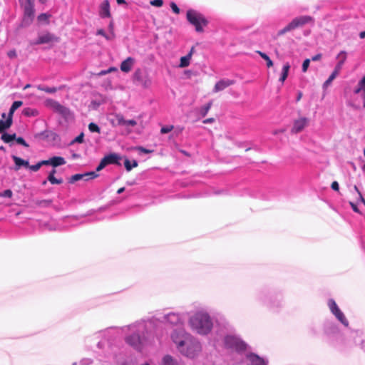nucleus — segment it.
<instances>
[{
  "mask_svg": "<svg viewBox=\"0 0 365 365\" xmlns=\"http://www.w3.org/2000/svg\"><path fill=\"white\" fill-rule=\"evenodd\" d=\"M162 322L172 327L184 328L185 314L170 312L162 317L144 318L123 327H112L101 331L97 336L96 351L98 360L108 365H135L133 358L128 356L120 335H124L125 343L138 352H142L147 346L160 340L158 333V323Z\"/></svg>",
  "mask_w": 365,
  "mask_h": 365,
  "instance_id": "obj_1",
  "label": "nucleus"
},
{
  "mask_svg": "<svg viewBox=\"0 0 365 365\" xmlns=\"http://www.w3.org/2000/svg\"><path fill=\"white\" fill-rule=\"evenodd\" d=\"M247 346L235 333L233 326L226 319L220 317L216 321L215 331L203 351L199 365H223V357L228 351L242 352Z\"/></svg>",
  "mask_w": 365,
  "mask_h": 365,
  "instance_id": "obj_2",
  "label": "nucleus"
},
{
  "mask_svg": "<svg viewBox=\"0 0 365 365\" xmlns=\"http://www.w3.org/2000/svg\"><path fill=\"white\" fill-rule=\"evenodd\" d=\"M170 337L178 351L187 358L195 359L202 351L200 340L187 332L185 328L174 329Z\"/></svg>",
  "mask_w": 365,
  "mask_h": 365,
  "instance_id": "obj_3",
  "label": "nucleus"
},
{
  "mask_svg": "<svg viewBox=\"0 0 365 365\" xmlns=\"http://www.w3.org/2000/svg\"><path fill=\"white\" fill-rule=\"evenodd\" d=\"M187 323L193 333L202 336L210 334L214 328L213 319L207 309L200 304L195 305V310L190 313Z\"/></svg>",
  "mask_w": 365,
  "mask_h": 365,
  "instance_id": "obj_4",
  "label": "nucleus"
},
{
  "mask_svg": "<svg viewBox=\"0 0 365 365\" xmlns=\"http://www.w3.org/2000/svg\"><path fill=\"white\" fill-rule=\"evenodd\" d=\"M187 21L193 26L197 33H202L204 27L208 24V21L205 16L200 11L195 9H188L186 13Z\"/></svg>",
  "mask_w": 365,
  "mask_h": 365,
  "instance_id": "obj_5",
  "label": "nucleus"
},
{
  "mask_svg": "<svg viewBox=\"0 0 365 365\" xmlns=\"http://www.w3.org/2000/svg\"><path fill=\"white\" fill-rule=\"evenodd\" d=\"M256 300L271 309L278 308L282 304V300H275V295L273 292L266 289L259 291L256 294Z\"/></svg>",
  "mask_w": 365,
  "mask_h": 365,
  "instance_id": "obj_6",
  "label": "nucleus"
},
{
  "mask_svg": "<svg viewBox=\"0 0 365 365\" xmlns=\"http://www.w3.org/2000/svg\"><path fill=\"white\" fill-rule=\"evenodd\" d=\"M44 106L53 112L60 115L65 120L68 121L73 118V114L70 109L59 102L52 98H47L44 101Z\"/></svg>",
  "mask_w": 365,
  "mask_h": 365,
  "instance_id": "obj_7",
  "label": "nucleus"
},
{
  "mask_svg": "<svg viewBox=\"0 0 365 365\" xmlns=\"http://www.w3.org/2000/svg\"><path fill=\"white\" fill-rule=\"evenodd\" d=\"M313 21V18L310 16H299L292 20L283 29L277 31V36H281L288 32H291L297 29L301 28L304 25Z\"/></svg>",
  "mask_w": 365,
  "mask_h": 365,
  "instance_id": "obj_8",
  "label": "nucleus"
},
{
  "mask_svg": "<svg viewBox=\"0 0 365 365\" xmlns=\"http://www.w3.org/2000/svg\"><path fill=\"white\" fill-rule=\"evenodd\" d=\"M24 10L23 24L29 25L34 19V0H19Z\"/></svg>",
  "mask_w": 365,
  "mask_h": 365,
  "instance_id": "obj_9",
  "label": "nucleus"
},
{
  "mask_svg": "<svg viewBox=\"0 0 365 365\" xmlns=\"http://www.w3.org/2000/svg\"><path fill=\"white\" fill-rule=\"evenodd\" d=\"M324 334L331 343H334V341L340 336V332L336 324L331 321H327L324 326Z\"/></svg>",
  "mask_w": 365,
  "mask_h": 365,
  "instance_id": "obj_10",
  "label": "nucleus"
},
{
  "mask_svg": "<svg viewBox=\"0 0 365 365\" xmlns=\"http://www.w3.org/2000/svg\"><path fill=\"white\" fill-rule=\"evenodd\" d=\"M120 160L121 156L118 153H112L106 155L101 159L100 163L96 168V171H101L108 165H117L120 166L121 165L120 162Z\"/></svg>",
  "mask_w": 365,
  "mask_h": 365,
  "instance_id": "obj_11",
  "label": "nucleus"
},
{
  "mask_svg": "<svg viewBox=\"0 0 365 365\" xmlns=\"http://www.w3.org/2000/svg\"><path fill=\"white\" fill-rule=\"evenodd\" d=\"M328 307L333 315L345 327H348L349 322L344 316V313L340 310L336 302L333 299L328 301Z\"/></svg>",
  "mask_w": 365,
  "mask_h": 365,
  "instance_id": "obj_12",
  "label": "nucleus"
},
{
  "mask_svg": "<svg viewBox=\"0 0 365 365\" xmlns=\"http://www.w3.org/2000/svg\"><path fill=\"white\" fill-rule=\"evenodd\" d=\"M133 79L138 81L144 88H148L152 85V80L149 75H143L142 71L140 68L136 69L134 72Z\"/></svg>",
  "mask_w": 365,
  "mask_h": 365,
  "instance_id": "obj_13",
  "label": "nucleus"
},
{
  "mask_svg": "<svg viewBox=\"0 0 365 365\" xmlns=\"http://www.w3.org/2000/svg\"><path fill=\"white\" fill-rule=\"evenodd\" d=\"M245 363L247 365H267L268 361L257 354L249 353L246 355Z\"/></svg>",
  "mask_w": 365,
  "mask_h": 365,
  "instance_id": "obj_14",
  "label": "nucleus"
},
{
  "mask_svg": "<svg viewBox=\"0 0 365 365\" xmlns=\"http://www.w3.org/2000/svg\"><path fill=\"white\" fill-rule=\"evenodd\" d=\"M98 14L101 19L111 17L110 2L108 0H104L99 5Z\"/></svg>",
  "mask_w": 365,
  "mask_h": 365,
  "instance_id": "obj_15",
  "label": "nucleus"
},
{
  "mask_svg": "<svg viewBox=\"0 0 365 365\" xmlns=\"http://www.w3.org/2000/svg\"><path fill=\"white\" fill-rule=\"evenodd\" d=\"M54 41H57V38H56V36L53 34L49 32H46L44 34H39L38 38L34 42V43L36 45H39L43 43H48Z\"/></svg>",
  "mask_w": 365,
  "mask_h": 365,
  "instance_id": "obj_16",
  "label": "nucleus"
},
{
  "mask_svg": "<svg viewBox=\"0 0 365 365\" xmlns=\"http://www.w3.org/2000/svg\"><path fill=\"white\" fill-rule=\"evenodd\" d=\"M235 81L234 80L223 78L216 83L213 92L217 93L219 91H223L226 88L235 84Z\"/></svg>",
  "mask_w": 365,
  "mask_h": 365,
  "instance_id": "obj_17",
  "label": "nucleus"
},
{
  "mask_svg": "<svg viewBox=\"0 0 365 365\" xmlns=\"http://www.w3.org/2000/svg\"><path fill=\"white\" fill-rule=\"evenodd\" d=\"M96 177H98V175L96 173V172H89L84 174H76L71 176L69 180V182L74 183L75 182L82 179L88 180V179H93Z\"/></svg>",
  "mask_w": 365,
  "mask_h": 365,
  "instance_id": "obj_18",
  "label": "nucleus"
},
{
  "mask_svg": "<svg viewBox=\"0 0 365 365\" xmlns=\"http://www.w3.org/2000/svg\"><path fill=\"white\" fill-rule=\"evenodd\" d=\"M308 119L307 118H300L294 122V125L292 128V133H297L301 132L307 125Z\"/></svg>",
  "mask_w": 365,
  "mask_h": 365,
  "instance_id": "obj_19",
  "label": "nucleus"
},
{
  "mask_svg": "<svg viewBox=\"0 0 365 365\" xmlns=\"http://www.w3.org/2000/svg\"><path fill=\"white\" fill-rule=\"evenodd\" d=\"M347 58V53L345 51H341L336 56V58L339 60L335 66L334 71L339 73L341 71L346 60Z\"/></svg>",
  "mask_w": 365,
  "mask_h": 365,
  "instance_id": "obj_20",
  "label": "nucleus"
},
{
  "mask_svg": "<svg viewBox=\"0 0 365 365\" xmlns=\"http://www.w3.org/2000/svg\"><path fill=\"white\" fill-rule=\"evenodd\" d=\"M135 60L133 57H128L120 64V70L124 73H128L134 66Z\"/></svg>",
  "mask_w": 365,
  "mask_h": 365,
  "instance_id": "obj_21",
  "label": "nucleus"
},
{
  "mask_svg": "<svg viewBox=\"0 0 365 365\" xmlns=\"http://www.w3.org/2000/svg\"><path fill=\"white\" fill-rule=\"evenodd\" d=\"M46 165H52L56 168L66 164V160L63 158L59 156H54L48 160H45Z\"/></svg>",
  "mask_w": 365,
  "mask_h": 365,
  "instance_id": "obj_22",
  "label": "nucleus"
},
{
  "mask_svg": "<svg viewBox=\"0 0 365 365\" xmlns=\"http://www.w3.org/2000/svg\"><path fill=\"white\" fill-rule=\"evenodd\" d=\"M160 365H182V364L178 359H176L170 355H165L162 359Z\"/></svg>",
  "mask_w": 365,
  "mask_h": 365,
  "instance_id": "obj_23",
  "label": "nucleus"
},
{
  "mask_svg": "<svg viewBox=\"0 0 365 365\" xmlns=\"http://www.w3.org/2000/svg\"><path fill=\"white\" fill-rule=\"evenodd\" d=\"M116 120L118 124L122 126H135L137 125V122L135 120H125L122 115H117Z\"/></svg>",
  "mask_w": 365,
  "mask_h": 365,
  "instance_id": "obj_24",
  "label": "nucleus"
},
{
  "mask_svg": "<svg viewBox=\"0 0 365 365\" xmlns=\"http://www.w3.org/2000/svg\"><path fill=\"white\" fill-rule=\"evenodd\" d=\"M64 86H61L58 88L56 87H48V86H43V85H38L36 86V88L39 91H45L46 93H56V91H61L64 88Z\"/></svg>",
  "mask_w": 365,
  "mask_h": 365,
  "instance_id": "obj_25",
  "label": "nucleus"
},
{
  "mask_svg": "<svg viewBox=\"0 0 365 365\" xmlns=\"http://www.w3.org/2000/svg\"><path fill=\"white\" fill-rule=\"evenodd\" d=\"M13 123V120L10 117H7L6 120H0V133H5L4 131L9 129Z\"/></svg>",
  "mask_w": 365,
  "mask_h": 365,
  "instance_id": "obj_26",
  "label": "nucleus"
},
{
  "mask_svg": "<svg viewBox=\"0 0 365 365\" xmlns=\"http://www.w3.org/2000/svg\"><path fill=\"white\" fill-rule=\"evenodd\" d=\"M289 68H290V65H289V63H286L283 66L282 73H281V76L279 78V81L282 83H283L284 82V81L286 80V78H287L288 74H289Z\"/></svg>",
  "mask_w": 365,
  "mask_h": 365,
  "instance_id": "obj_27",
  "label": "nucleus"
},
{
  "mask_svg": "<svg viewBox=\"0 0 365 365\" xmlns=\"http://www.w3.org/2000/svg\"><path fill=\"white\" fill-rule=\"evenodd\" d=\"M22 114L27 117H35L38 115V111L36 109L27 107L24 108L22 110Z\"/></svg>",
  "mask_w": 365,
  "mask_h": 365,
  "instance_id": "obj_28",
  "label": "nucleus"
},
{
  "mask_svg": "<svg viewBox=\"0 0 365 365\" xmlns=\"http://www.w3.org/2000/svg\"><path fill=\"white\" fill-rule=\"evenodd\" d=\"M56 173V170L53 169L51 172L49 173L48 176V180L52 184V185H59L63 182V180L61 178L57 179L54 177V174Z\"/></svg>",
  "mask_w": 365,
  "mask_h": 365,
  "instance_id": "obj_29",
  "label": "nucleus"
},
{
  "mask_svg": "<svg viewBox=\"0 0 365 365\" xmlns=\"http://www.w3.org/2000/svg\"><path fill=\"white\" fill-rule=\"evenodd\" d=\"M191 58H192L190 57V53H187L186 56H182L180 58V62L179 64V67L180 68L187 67L190 63Z\"/></svg>",
  "mask_w": 365,
  "mask_h": 365,
  "instance_id": "obj_30",
  "label": "nucleus"
},
{
  "mask_svg": "<svg viewBox=\"0 0 365 365\" xmlns=\"http://www.w3.org/2000/svg\"><path fill=\"white\" fill-rule=\"evenodd\" d=\"M22 104L23 103L21 101H14L9 109L8 116L12 118L15 110H17L19 107H21Z\"/></svg>",
  "mask_w": 365,
  "mask_h": 365,
  "instance_id": "obj_31",
  "label": "nucleus"
},
{
  "mask_svg": "<svg viewBox=\"0 0 365 365\" xmlns=\"http://www.w3.org/2000/svg\"><path fill=\"white\" fill-rule=\"evenodd\" d=\"M12 158L17 168H20L21 166L29 167V161L23 160L21 158L15 155H13Z\"/></svg>",
  "mask_w": 365,
  "mask_h": 365,
  "instance_id": "obj_32",
  "label": "nucleus"
},
{
  "mask_svg": "<svg viewBox=\"0 0 365 365\" xmlns=\"http://www.w3.org/2000/svg\"><path fill=\"white\" fill-rule=\"evenodd\" d=\"M339 75V73L336 72L335 71H333L331 74L329 76L328 79L323 83V88L326 89L327 88L332 81L336 78V76Z\"/></svg>",
  "mask_w": 365,
  "mask_h": 365,
  "instance_id": "obj_33",
  "label": "nucleus"
},
{
  "mask_svg": "<svg viewBox=\"0 0 365 365\" xmlns=\"http://www.w3.org/2000/svg\"><path fill=\"white\" fill-rule=\"evenodd\" d=\"M124 165L128 172L130 171L133 168L138 166V162L135 160H133L130 162L128 159H125L124 161Z\"/></svg>",
  "mask_w": 365,
  "mask_h": 365,
  "instance_id": "obj_34",
  "label": "nucleus"
},
{
  "mask_svg": "<svg viewBox=\"0 0 365 365\" xmlns=\"http://www.w3.org/2000/svg\"><path fill=\"white\" fill-rule=\"evenodd\" d=\"M211 106H212V102H209L206 105L201 107L199 110V113L200 114V115L202 117H205L209 112Z\"/></svg>",
  "mask_w": 365,
  "mask_h": 365,
  "instance_id": "obj_35",
  "label": "nucleus"
},
{
  "mask_svg": "<svg viewBox=\"0 0 365 365\" xmlns=\"http://www.w3.org/2000/svg\"><path fill=\"white\" fill-rule=\"evenodd\" d=\"M361 91H365V76L359 81L354 93H359Z\"/></svg>",
  "mask_w": 365,
  "mask_h": 365,
  "instance_id": "obj_36",
  "label": "nucleus"
},
{
  "mask_svg": "<svg viewBox=\"0 0 365 365\" xmlns=\"http://www.w3.org/2000/svg\"><path fill=\"white\" fill-rule=\"evenodd\" d=\"M257 53H259V55L264 59L267 62V67H272L273 66V62L270 59V58L265 53H263L262 51H257Z\"/></svg>",
  "mask_w": 365,
  "mask_h": 365,
  "instance_id": "obj_37",
  "label": "nucleus"
},
{
  "mask_svg": "<svg viewBox=\"0 0 365 365\" xmlns=\"http://www.w3.org/2000/svg\"><path fill=\"white\" fill-rule=\"evenodd\" d=\"M42 165H46L45 160H41V161L38 162V163H36V165H29V168L31 171L36 172L41 168V167Z\"/></svg>",
  "mask_w": 365,
  "mask_h": 365,
  "instance_id": "obj_38",
  "label": "nucleus"
},
{
  "mask_svg": "<svg viewBox=\"0 0 365 365\" xmlns=\"http://www.w3.org/2000/svg\"><path fill=\"white\" fill-rule=\"evenodd\" d=\"M88 129L91 133H100V132H101V129H100L99 126L94 123H89Z\"/></svg>",
  "mask_w": 365,
  "mask_h": 365,
  "instance_id": "obj_39",
  "label": "nucleus"
},
{
  "mask_svg": "<svg viewBox=\"0 0 365 365\" xmlns=\"http://www.w3.org/2000/svg\"><path fill=\"white\" fill-rule=\"evenodd\" d=\"M83 138H84L83 133H80L77 137H76L71 142V145H73L74 143H82L83 142Z\"/></svg>",
  "mask_w": 365,
  "mask_h": 365,
  "instance_id": "obj_40",
  "label": "nucleus"
},
{
  "mask_svg": "<svg viewBox=\"0 0 365 365\" xmlns=\"http://www.w3.org/2000/svg\"><path fill=\"white\" fill-rule=\"evenodd\" d=\"M135 149L138 152L139 155L148 154V153H150L153 152V150L146 149L142 146L136 147Z\"/></svg>",
  "mask_w": 365,
  "mask_h": 365,
  "instance_id": "obj_41",
  "label": "nucleus"
},
{
  "mask_svg": "<svg viewBox=\"0 0 365 365\" xmlns=\"http://www.w3.org/2000/svg\"><path fill=\"white\" fill-rule=\"evenodd\" d=\"M50 16H51L49 14L46 13L41 14L40 15L38 16V21L39 22L45 21L48 23Z\"/></svg>",
  "mask_w": 365,
  "mask_h": 365,
  "instance_id": "obj_42",
  "label": "nucleus"
},
{
  "mask_svg": "<svg viewBox=\"0 0 365 365\" xmlns=\"http://www.w3.org/2000/svg\"><path fill=\"white\" fill-rule=\"evenodd\" d=\"M1 139L6 143H9L11 142V134L7 133H4L1 135Z\"/></svg>",
  "mask_w": 365,
  "mask_h": 365,
  "instance_id": "obj_43",
  "label": "nucleus"
},
{
  "mask_svg": "<svg viewBox=\"0 0 365 365\" xmlns=\"http://www.w3.org/2000/svg\"><path fill=\"white\" fill-rule=\"evenodd\" d=\"M13 195V192L11 190L7 189L0 193V197L11 198Z\"/></svg>",
  "mask_w": 365,
  "mask_h": 365,
  "instance_id": "obj_44",
  "label": "nucleus"
},
{
  "mask_svg": "<svg viewBox=\"0 0 365 365\" xmlns=\"http://www.w3.org/2000/svg\"><path fill=\"white\" fill-rule=\"evenodd\" d=\"M93 364V359L90 358H83L79 361L80 365H91Z\"/></svg>",
  "mask_w": 365,
  "mask_h": 365,
  "instance_id": "obj_45",
  "label": "nucleus"
},
{
  "mask_svg": "<svg viewBox=\"0 0 365 365\" xmlns=\"http://www.w3.org/2000/svg\"><path fill=\"white\" fill-rule=\"evenodd\" d=\"M173 129V125H166L161 128L160 133L162 134L168 133Z\"/></svg>",
  "mask_w": 365,
  "mask_h": 365,
  "instance_id": "obj_46",
  "label": "nucleus"
},
{
  "mask_svg": "<svg viewBox=\"0 0 365 365\" xmlns=\"http://www.w3.org/2000/svg\"><path fill=\"white\" fill-rule=\"evenodd\" d=\"M309 63H310V59L309 58H307L304 61L303 63H302V71L303 72H306L309 66Z\"/></svg>",
  "mask_w": 365,
  "mask_h": 365,
  "instance_id": "obj_47",
  "label": "nucleus"
},
{
  "mask_svg": "<svg viewBox=\"0 0 365 365\" xmlns=\"http://www.w3.org/2000/svg\"><path fill=\"white\" fill-rule=\"evenodd\" d=\"M170 8L175 14H180V10L175 2L170 3Z\"/></svg>",
  "mask_w": 365,
  "mask_h": 365,
  "instance_id": "obj_48",
  "label": "nucleus"
},
{
  "mask_svg": "<svg viewBox=\"0 0 365 365\" xmlns=\"http://www.w3.org/2000/svg\"><path fill=\"white\" fill-rule=\"evenodd\" d=\"M16 141L18 144H20L26 148L29 147V144L25 141V140L22 137H18L16 139Z\"/></svg>",
  "mask_w": 365,
  "mask_h": 365,
  "instance_id": "obj_49",
  "label": "nucleus"
},
{
  "mask_svg": "<svg viewBox=\"0 0 365 365\" xmlns=\"http://www.w3.org/2000/svg\"><path fill=\"white\" fill-rule=\"evenodd\" d=\"M151 5L156 6V7H160L163 4V0H153L150 1Z\"/></svg>",
  "mask_w": 365,
  "mask_h": 365,
  "instance_id": "obj_50",
  "label": "nucleus"
},
{
  "mask_svg": "<svg viewBox=\"0 0 365 365\" xmlns=\"http://www.w3.org/2000/svg\"><path fill=\"white\" fill-rule=\"evenodd\" d=\"M97 34L105 37L106 39H110L109 36L106 34L103 29H99L97 31Z\"/></svg>",
  "mask_w": 365,
  "mask_h": 365,
  "instance_id": "obj_51",
  "label": "nucleus"
},
{
  "mask_svg": "<svg viewBox=\"0 0 365 365\" xmlns=\"http://www.w3.org/2000/svg\"><path fill=\"white\" fill-rule=\"evenodd\" d=\"M331 187L332 190H334L335 191H339V183L336 181L332 182V183L331 185Z\"/></svg>",
  "mask_w": 365,
  "mask_h": 365,
  "instance_id": "obj_52",
  "label": "nucleus"
},
{
  "mask_svg": "<svg viewBox=\"0 0 365 365\" xmlns=\"http://www.w3.org/2000/svg\"><path fill=\"white\" fill-rule=\"evenodd\" d=\"M354 190L358 193V195H359V196L360 199L361 200V201H362L364 203H365V200H364V199L363 198V196H362V195H361V192L359 191V188L357 187V186H356V185H354Z\"/></svg>",
  "mask_w": 365,
  "mask_h": 365,
  "instance_id": "obj_53",
  "label": "nucleus"
},
{
  "mask_svg": "<svg viewBox=\"0 0 365 365\" xmlns=\"http://www.w3.org/2000/svg\"><path fill=\"white\" fill-rule=\"evenodd\" d=\"M321 58H322V54L318 53V54L312 56V60L313 61H319L321 59Z\"/></svg>",
  "mask_w": 365,
  "mask_h": 365,
  "instance_id": "obj_54",
  "label": "nucleus"
},
{
  "mask_svg": "<svg viewBox=\"0 0 365 365\" xmlns=\"http://www.w3.org/2000/svg\"><path fill=\"white\" fill-rule=\"evenodd\" d=\"M215 121V119L213 118H207L205 120H203V123L205 124H209V123H212Z\"/></svg>",
  "mask_w": 365,
  "mask_h": 365,
  "instance_id": "obj_55",
  "label": "nucleus"
},
{
  "mask_svg": "<svg viewBox=\"0 0 365 365\" xmlns=\"http://www.w3.org/2000/svg\"><path fill=\"white\" fill-rule=\"evenodd\" d=\"M350 205L351 207V208L353 209V210L356 212H359V210H358V207L354 203V202H350Z\"/></svg>",
  "mask_w": 365,
  "mask_h": 365,
  "instance_id": "obj_56",
  "label": "nucleus"
},
{
  "mask_svg": "<svg viewBox=\"0 0 365 365\" xmlns=\"http://www.w3.org/2000/svg\"><path fill=\"white\" fill-rule=\"evenodd\" d=\"M8 56L10 58H14L16 56V51H10L9 53H8Z\"/></svg>",
  "mask_w": 365,
  "mask_h": 365,
  "instance_id": "obj_57",
  "label": "nucleus"
},
{
  "mask_svg": "<svg viewBox=\"0 0 365 365\" xmlns=\"http://www.w3.org/2000/svg\"><path fill=\"white\" fill-rule=\"evenodd\" d=\"M361 92H362L361 98L363 101V107L365 108V91H361Z\"/></svg>",
  "mask_w": 365,
  "mask_h": 365,
  "instance_id": "obj_58",
  "label": "nucleus"
},
{
  "mask_svg": "<svg viewBox=\"0 0 365 365\" xmlns=\"http://www.w3.org/2000/svg\"><path fill=\"white\" fill-rule=\"evenodd\" d=\"M109 73V71L108 70H103L101 72H99L98 76H105L106 74Z\"/></svg>",
  "mask_w": 365,
  "mask_h": 365,
  "instance_id": "obj_59",
  "label": "nucleus"
},
{
  "mask_svg": "<svg viewBox=\"0 0 365 365\" xmlns=\"http://www.w3.org/2000/svg\"><path fill=\"white\" fill-rule=\"evenodd\" d=\"M124 190H125V187H120V188H119L118 190L117 193L118 194H121V193H123L124 192Z\"/></svg>",
  "mask_w": 365,
  "mask_h": 365,
  "instance_id": "obj_60",
  "label": "nucleus"
},
{
  "mask_svg": "<svg viewBox=\"0 0 365 365\" xmlns=\"http://www.w3.org/2000/svg\"><path fill=\"white\" fill-rule=\"evenodd\" d=\"M359 37L361 38H365V31L360 32Z\"/></svg>",
  "mask_w": 365,
  "mask_h": 365,
  "instance_id": "obj_61",
  "label": "nucleus"
},
{
  "mask_svg": "<svg viewBox=\"0 0 365 365\" xmlns=\"http://www.w3.org/2000/svg\"><path fill=\"white\" fill-rule=\"evenodd\" d=\"M16 138H16V135L15 133L11 134V141H13V140H16Z\"/></svg>",
  "mask_w": 365,
  "mask_h": 365,
  "instance_id": "obj_62",
  "label": "nucleus"
},
{
  "mask_svg": "<svg viewBox=\"0 0 365 365\" xmlns=\"http://www.w3.org/2000/svg\"><path fill=\"white\" fill-rule=\"evenodd\" d=\"M116 1L119 5L125 4V0H116Z\"/></svg>",
  "mask_w": 365,
  "mask_h": 365,
  "instance_id": "obj_63",
  "label": "nucleus"
},
{
  "mask_svg": "<svg viewBox=\"0 0 365 365\" xmlns=\"http://www.w3.org/2000/svg\"><path fill=\"white\" fill-rule=\"evenodd\" d=\"M361 347L362 349H364L365 351V341H361Z\"/></svg>",
  "mask_w": 365,
  "mask_h": 365,
  "instance_id": "obj_64",
  "label": "nucleus"
}]
</instances>
